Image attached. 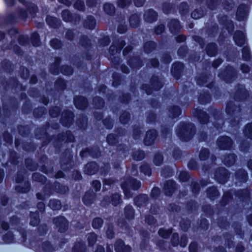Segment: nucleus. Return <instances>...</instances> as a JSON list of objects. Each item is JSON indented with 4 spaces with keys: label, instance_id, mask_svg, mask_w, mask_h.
<instances>
[{
    "label": "nucleus",
    "instance_id": "47",
    "mask_svg": "<svg viewBox=\"0 0 252 252\" xmlns=\"http://www.w3.org/2000/svg\"><path fill=\"white\" fill-rule=\"evenodd\" d=\"M61 61V59L59 58H57L55 63L52 64L50 68V72L53 74H57L59 73L58 67Z\"/></svg>",
    "mask_w": 252,
    "mask_h": 252
},
{
    "label": "nucleus",
    "instance_id": "9",
    "mask_svg": "<svg viewBox=\"0 0 252 252\" xmlns=\"http://www.w3.org/2000/svg\"><path fill=\"white\" fill-rule=\"evenodd\" d=\"M192 113L194 116L197 118L199 122L201 124H207L209 121V116L208 114L202 110L197 108L194 109Z\"/></svg>",
    "mask_w": 252,
    "mask_h": 252
},
{
    "label": "nucleus",
    "instance_id": "10",
    "mask_svg": "<svg viewBox=\"0 0 252 252\" xmlns=\"http://www.w3.org/2000/svg\"><path fill=\"white\" fill-rule=\"evenodd\" d=\"M73 114L71 111H64L61 120L62 124L67 127L70 126L73 123Z\"/></svg>",
    "mask_w": 252,
    "mask_h": 252
},
{
    "label": "nucleus",
    "instance_id": "1",
    "mask_svg": "<svg viewBox=\"0 0 252 252\" xmlns=\"http://www.w3.org/2000/svg\"><path fill=\"white\" fill-rule=\"evenodd\" d=\"M176 132L181 140L188 141L190 140L194 135L195 126L191 123L181 122L178 125Z\"/></svg>",
    "mask_w": 252,
    "mask_h": 252
},
{
    "label": "nucleus",
    "instance_id": "39",
    "mask_svg": "<svg viewBox=\"0 0 252 252\" xmlns=\"http://www.w3.org/2000/svg\"><path fill=\"white\" fill-rule=\"evenodd\" d=\"M74 136L70 131H67L66 132L63 134L59 135V141H64L66 142H73L74 140Z\"/></svg>",
    "mask_w": 252,
    "mask_h": 252
},
{
    "label": "nucleus",
    "instance_id": "41",
    "mask_svg": "<svg viewBox=\"0 0 252 252\" xmlns=\"http://www.w3.org/2000/svg\"><path fill=\"white\" fill-rule=\"evenodd\" d=\"M49 206L53 210H59L62 208V203L59 200L51 199L49 203Z\"/></svg>",
    "mask_w": 252,
    "mask_h": 252
},
{
    "label": "nucleus",
    "instance_id": "16",
    "mask_svg": "<svg viewBox=\"0 0 252 252\" xmlns=\"http://www.w3.org/2000/svg\"><path fill=\"white\" fill-rule=\"evenodd\" d=\"M158 14L153 9H150L146 11L143 15L145 22L151 23L157 20Z\"/></svg>",
    "mask_w": 252,
    "mask_h": 252
},
{
    "label": "nucleus",
    "instance_id": "18",
    "mask_svg": "<svg viewBox=\"0 0 252 252\" xmlns=\"http://www.w3.org/2000/svg\"><path fill=\"white\" fill-rule=\"evenodd\" d=\"M148 200L147 195L141 194L134 198V203L138 207H144L147 204Z\"/></svg>",
    "mask_w": 252,
    "mask_h": 252
},
{
    "label": "nucleus",
    "instance_id": "46",
    "mask_svg": "<svg viewBox=\"0 0 252 252\" xmlns=\"http://www.w3.org/2000/svg\"><path fill=\"white\" fill-rule=\"evenodd\" d=\"M103 224V220L99 217H96L92 221V226L94 229H99Z\"/></svg>",
    "mask_w": 252,
    "mask_h": 252
},
{
    "label": "nucleus",
    "instance_id": "28",
    "mask_svg": "<svg viewBox=\"0 0 252 252\" xmlns=\"http://www.w3.org/2000/svg\"><path fill=\"white\" fill-rule=\"evenodd\" d=\"M236 179L238 182H236L237 184L239 183H245L247 181L248 174L247 172L243 169H239L236 171L235 174Z\"/></svg>",
    "mask_w": 252,
    "mask_h": 252
},
{
    "label": "nucleus",
    "instance_id": "25",
    "mask_svg": "<svg viewBox=\"0 0 252 252\" xmlns=\"http://www.w3.org/2000/svg\"><path fill=\"white\" fill-rule=\"evenodd\" d=\"M20 2L26 5L27 9L32 15L36 13L38 11V7L32 2H27L25 0H18Z\"/></svg>",
    "mask_w": 252,
    "mask_h": 252
},
{
    "label": "nucleus",
    "instance_id": "38",
    "mask_svg": "<svg viewBox=\"0 0 252 252\" xmlns=\"http://www.w3.org/2000/svg\"><path fill=\"white\" fill-rule=\"evenodd\" d=\"M206 51L209 56H215L218 51L217 45L214 43H210L207 45L206 48Z\"/></svg>",
    "mask_w": 252,
    "mask_h": 252
},
{
    "label": "nucleus",
    "instance_id": "22",
    "mask_svg": "<svg viewBox=\"0 0 252 252\" xmlns=\"http://www.w3.org/2000/svg\"><path fill=\"white\" fill-rule=\"evenodd\" d=\"M164 191L166 195L171 196L175 189V183L172 180L166 182L164 186Z\"/></svg>",
    "mask_w": 252,
    "mask_h": 252
},
{
    "label": "nucleus",
    "instance_id": "21",
    "mask_svg": "<svg viewBox=\"0 0 252 252\" xmlns=\"http://www.w3.org/2000/svg\"><path fill=\"white\" fill-rule=\"evenodd\" d=\"M95 199V193L93 190L86 192L82 198L83 202L86 205H90Z\"/></svg>",
    "mask_w": 252,
    "mask_h": 252
},
{
    "label": "nucleus",
    "instance_id": "48",
    "mask_svg": "<svg viewBox=\"0 0 252 252\" xmlns=\"http://www.w3.org/2000/svg\"><path fill=\"white\" fill-rule=\"evenodd\" d=\"M236 195L240 199L247 200L249 198L250 192L247 189L240 190L237 192Z\"/></svg>",
    "mask_w": 252,
    "mask_h": 252
},
{
    "label": "nucleus",
    "instance_id": "27",
    "mask_svg": "<svg viewBox=\"0 0 252 252\" xmlns=\"http://www.w3.org/2000/svg\"><path fill=\"white\" fill-rule=\"evenodd\" d=\"M72 157L68 154L65 156V158H64L63 157L61 158V166L63 170H68L71 166V160Z\"/></svg>",
    "mask_w": 252,
    "mask_h": 252
},
{
    "label": "nucleus",
    "instance_id": "8",
    "mask_svg": "<svg viewBox=\"0 0 252 252\" xmlns=\"http://www.w3.org/2000/svg\"><path fill=\"white\" fill-rule=\"evenodd\" d=\"M210 112L215 119V121L213 122L214 126L217 129L221 128L224 124V121L222 119L221 113L213 108H211Z\"/></svg>",
    "mask_w": 252,
    "mask_h": 252
},
{
    "label": "nucleus",
    "instance_id": "35",
    "mask_svg": "<svg viewBox=\"0 0 252 252\" xmlns=\"http://www.w3.org/2000/svg\"><path fill=\"white\" fill-rule=\"evenodd\" d=\"M103 9L104 12L109 15H114L116 11L115 6L113 4L109 2H106L104 4Z\"/></svg>",
    "mask_w": 252,
    "mask_h": 252
},
{
    "label": "nucleus",
    "instance_id": "59",
    "mask_svg": "<svg viewBox=\"0 0 252 252\" xmlns=\"http://www.w3.org/2000/svg\"><path fill=\"white\" fill-rule=\"evenodd\" d=\"M145 154L143 151L141 150H136L133 152L132 157L133 159L137 160H141L144 158Z\"/></svg>",
    "mask_w": 252,
    "mask_h": 252
},
{
    "label": "nucleus",
    "instance_id": "50",
    "mask_svg": "<svg viewBox=\"0 0 252 252\" xmlns=\"http://www.w3.org/2000/svg\"><path fill=\"white\" fill-rule=\"evenodd\" d=\"M242 52L243 59L246 61H250L251 56L249 48L248 46L244 47Z\"/></svg>",
    "mask_w": 252,
    "mask_h": 252
},
{
    "label": "nucleus",
    "instance_id": "17",
    "mask_svg": "<svg viewBox=\"0 0 252 252\" xmlns=\"http://www.w3.org/2000/svg\"><path fill=\"white\" fill-rule=\"evenodd\" d=\"M183 68L184 64L182 63L176 62L173 64L171 73L176 79H178L180 78Z\"/></svg>",
    "mask_w": 252,
    "mask_h": 252
},
{
    "label": "nucleus",
    "instance_id": "43",
    "mask_svg": "<svg viewBox=\"0 0 252 252\" xmlns=\"http://www.w3.org/2000/svg\"><path fill=\"white\" fill-rule=\"evenodd\" d=\"M86 246L82 242L76 243L72 249V252H85Z\"/></svg>",
    "mask_w": 252,
    "mask_h": 252
},
{
    "label": "nucleus",
    "instance_id": "6",
    "mask_svg": "<svg viewBox=\"0 0 252 252\" xmlns=\"http://www.w3.org/2000/svg\"><path fill=\"white\" fill-rule=\"evenodd\" d=\"M53 222L58 229V231L61 233L64 232L68 228V221L63 216H58L54 218L53 219Z\"/></svg>",
    "mask_w": 252,
    "mask_h": 252
},
{
    "label": "nucleus",
    "instance_id": "60",
    "mask_svg": "<svg viewBox=\"0 0 252 252\" xmlns=\"http://www.w3.org/2000/svg\"><path fill=\"white\" fill-rule=\"evenodd\" d=\"M93 103L96 108H101L104 105V102L100 97H95L93 99Z\"/></svg>",
    "mask_w": 252,
    "mask_h": 252
},
{
    "label": "nucleus",
    "instance_id": "58",
    "mask_svg": "<svg viewBox=\"0 0 252 252\" xmlns=\"http://www.w3.org/2000/svg\"><path fill=\"white\" fill-rule=\"evenodd\" d=\"M15 239L16 238H14L13 234L11 232H8L3 237V240L7 244L14 242Z\"/></svg>",
    "mask_w": 252,
    "mask_h": 252
},
{
    "label": "nucleus",
    "instance_id": "23",
    "mask_svg": "<svg viewBox=\"0 0 252 252\" xmlns=\"http://www.w3.org/2000/svg\"><path fill=\"white\" fill-rule=\"evenodd\" d=\"M170 32L173 34H177L181 29L179 21L176 19H172L168 25Z\"/></svg>",
    "mask_w": 252,
    "mask_h": 252
},
{
    "label": "nucleus",
    "instance_id": "20",
    "mask_svg": "<svg viewBox=\"0 0 252 252\" xmlns=\"http://www.w3.org/2000/svg\"><path fill=\"white\" fill-rule=\"evenodd\" d=\"M233 39L236 44L241 47L245 43L246 36L242 32L237 31L235 32Z\"/></svg>",
    "mask_w": 252,
    "mask_h": 252
},
{
    "label": "nucleus",
    "instance_id": "14",
    "mask_svg": "<svg viewBox=\"0 0 252 252\" xmlns=\"http://www.w3.org/2000/svg\"><path fill=\"white\" fill-rule=\"evenodd\" d=\"M125 44V41L123 40L114 41L109 48V53L112 55H115L121 51Z\"/></svg>",
    "mask_w": 252,
    "mask_h": 252
},
{
    "label": "nucleus",
    "instance_id": "55",
    "mask_svg": "<svg viewBox=\"0 0 252 252\" xmlns=\"http://www.w3.org/2000/svg\"><path fill=\"white\" fill-rule=\"evenodd\" d=\"M42 249L44 252H53L55 250L54 247L48 241L43 243Z\"/></svg>",
    "mask_w": 252,
    "mask_h": 252
},
{
    "label": "nucleus",
    "instance_id": "32",
    "mask_svg": "<svg viewBox=\"0 0 252 252\" xmlns=\"http://www.w3.org/2000/svg\"><path fill=\"white\" fill-rule=\"evenodd\" d=\"M129 21L130 26L136 28L139 25L140 22V15L138 14H132L129 17Z\"/></svg>",
    "mask_w": 252,
    "mask_h": 252
},
{
    "label": "nucleus",
    "instance_id": "37",
    "mask_svg": "<svg viewBox=\"0 0 252 252\" xmlns=\"http://www.w3.org/2000/svg\"><path fill=\"white\" fill-rule=\"evenodd\" d=\"M124 213L126 218L127 219L132 220L134 218V210L131 205H126L125 208Z\"/></svg>",
    "mask_w": 252,
    "mask_h": 252
},
{
    "label": "nucleus",
    "instance_id": "52",
    "mask_svg": "<svg viewBox=\"0 0 252 252\" xmlns=\"http://www.w3.org/2000/svg\"><path fill=\"white\" fill-rule=\"evenodd\" d=\"M163 161V156L160 153H157L155 155L153 162L154 164L157 166H160Z\"/></svg>",
    "mask_w": 252,
    "mask_h": 252
},
{
    "label": "nucleus",
    "instance_id": "36",
    "mask_svg": "<svg viewBox=\"0 0 252 252\" xmlns=\"http://www.w3.org/2000/svg\"><path fill=\"white\" fill-rule=\"evenodd\" d=\"M40 222L39 214L37 212H31L30 214V224L31 226H35Z\"/></svg>",
    "mask_w": 252,
    "mask_h": 252
},
{
    "label": "nucleus",
    "instance_id": "12",
    "mask_svg": "<svg viewBox=\"0 0 252 252\" xmlns=\"http://www.w3.org/2000/svg\"><path fill=\"white\" fill-rule=\"evenodd\" d=\"M248 15V7L244 4H241L238 8L236 18L239 21H243L247 18Z\"/></svg>",
    "mask_w": 252,
    "mask_h": 252
},
{
    "label": "nucleus",
    "instance_id": "61",
    "mask_svg": "<svg viewBox=\"0 0 252 252\" xmlns=\"http://www.w3.org/2000/svg\"><path fill=\"white\" fill-rule=\"evenodd\" d=\"M211 96L210 94L206 93L203 95H200L198 101L200 104H204L210 101Z\"/></svg>",
    "mask_w": 252,
    "mask_h": 252
},
{
    "label": "nucleus",
    "instance_id": "30",
    "mask_svg": "<svg viewBox=\"0 0 252 252\" xmlns=\"http://www.w3.org/2000/svg\"><path fill=\"white\" fill-rule=\"evenodd\" d=\"M96 25V21L94 16H88L84 22V26L89 29H93Z\"/></svg>",
    "mask_w": 252,
    "mask_h": 252
},
{
    "label": "nucleus",
    "instance_id": "53",
    "mask_svg": "<svg viewBox=\"0 0 252 252\" xmlns=\"http://www.w3.org/2000/svg\"><path fill=\"white\" fill-rule=\"evenodd\" d=\"M209 151L207 148H202L199 154V158L200 160H206L209 156Z\"/></svg>",
    "mask_w": 252,
    "mask_h": 252
},
{
    "label": "nucleus",
    "instance_id": "51",
    "mask_svg": "<svg viewBox=\"0 0 252 252\" xmlns=\"http://www.w3.org/2000/svg\"><path fill=\"white\" fill-rule=\"evenodd\" d=\"M88 119L86 116H80L77 120V123L78 126L82 128H85L87 126Z\"/></svg>",
    "mask_w": 252,
    "mask_h": 252
},
{
    "label": "nucleus",
    "instance_id": "34",
    "mask_svg": "<svg viewBox=\"0 0 252 252\" xmlns=\"http://www.w3.org/2000/svg\"><path fill=\"white\" fill-rule=\"evenodd\" d=\"M207 195L209 198L214 200L220 195V193L215 187H212L207 189Z\"/></svg>",
    "mask_w": 252,
    "mask_h": 252
},
{
    "label": "nucleus",
    "instance_id": "33",
    "mask_svg": "<svg viewBox=\"0 0 252 252\" xmlns=\"http://www.w3.org/2000/svg\"><path fill=\"white\" fill-rule=\"evenodd\" d=\"M151 85L155 91L159 90L163 86L162 83L156 76H153L151 79Z\"/></svg>",
    "mask_w": 252,
    "mask_h": 252
},
{
    "label": "nucleus",
    "instance_id": "42",
    "mask_svg": "<svg viewBox=\"0 0 252 252\" xmlns=\"http://www.w3.org/2000/svg\"><path fill=\"white\" fill-rule=\"evenodd\" d=\"M156 44L153 41H148L146 42L144 45V52L147 54L151 53L156 49Z\"/></svg>",
    "mask_w": 252,
    "mask_h": 252
},
{
    "label": "nucleus",
    "instance_id": "54",
    "mask_svg": "<svg viewBox=\"0 0 252 252\" xmlns=\"http://www.w3.org/2000/svg\"><path fill=\"white\" fill-rule=\"evenodd\" d=\"M32 43L34 46H39L40 45L39 35L37 32H33L32 35Z\"/></svg>",
    "mask_w": 252,
    "mask_h": 252
},
{
    "label": "nucleus",
    "instance_id": "13",
    "mask_svg": "<svg viewBox=\"0 0 252 252\" xmlns=\"http://www.w3.org/2000/svg\"><path fill=\"white\" fill-rule=\"evenodd\" d=\"M80 155L82 158L90 155L93 158H97L100 156V152L98 147H94L90 149L88 148L81 152Z\"/></svg>",
    "mask_w": 252,
    "mask_h": 252
},
{
    "label": "nucleus",
    "instance_id": "45",
    "mask_svg": "<svg viewBox=\"0 0 252 252\" xmlns=\"http://www.w3.org/2000/svg\"><path fill=\"white\" fill-rule=\"evenodd\" d=\"M204 14V11L202 8L195 9L191 13V16L194 19H198L203 16Z\"/></svg>",
    "mask_w": 252,
    "mask_h": 252
},
{
    "label": "nucleus",
    "instance_id": "2",
    "mask_svg": "<svg viewBox=\"0 0 252 252\" xmlns=\"http://www.w3.org/2000/svg\"><path fill=\"white\" fill-rule=\"evenodd\" d=\"M140 187V182L131 177L127 178L121 184V187L123 189L126 197L127 198L132 197L133 196V193L130 190V188L133 190H137Z\"/></svg>",
    "mask_w": 252,
    "mask_h": 252
},
{
    "label": "nucleus",
    "instance_id": "26",
    "mask_svg": "<svg viewBox=\"0 0 252 252\" xmlns=\"http://www.w3.org/2000/svg\"><path fill=\"white\" fill-rule=\"evenodd\" d=\"M167 114L169 117L173 119L181 115V110L180 108L177 106H172L169 107Z\"/></svg>",
    "mask_w": 252,
    "mask_h": 252
},
{
    "label": "nucleus",
    "instance_id": "62",
    "mask_svg": "<svg viewBox=\"0 0 252 252\" xmlns=\"http://www.w3.org/2000/svg\"><path fill=\"white\" fill-rule=\"evenodd\" d=\"M106 234L109 239H112L114 237V232L112 224H107L106 225Z\"/></svg>",
    "mask_w": 252,
    "mask_h": 252
},
{
    "label": "nucleus",
    "instance_id": "11",
    "mask_svg": "<svg viewBox=\"0 0 252 252\" xmlns=\"http://www.w3.org/2000/svg\"><path fill=\"white\" fill-rule=\"evenodd\" d=\"M248 96V92L243 85H239L237 88L235 93L234 99L236 101L244 100Z\"/></svg>",
    "mask_w": 252,
    "mask_h": 252
},
{
    "label": "nucleus",
    "instance_id": "7",
    "mask_svg": "<svg viewBox=\"0 0 252 252\" xmlns=\"http://www.w3.org/2000/svg\"><path fill=\"white\" fill-rule=\"evenodd\" d=\"M233 142L228 136H220L217 141V144L220 149L222 150H229L232 147Z\"/></svg>",
    "mask_w": 252,
    "mask_h": 252
},
{
    "label": "nucleus",
    "instance_id": "19",
    "mask_svg": "<svg viewBox=\"0 0 252 252\" xmlns=\"http://www.w3.org/2000/svg\"><path fill=\"white\" fill-rule=\"evenodd\" d=\"M74 103L76 107L80 110L85 109L88 105L87 100L82 96H77L74 97Z\"/></svg>",
    "mask_w": 252,
    "mask_h": 252
},
{
    "label": "nucleus",
    "instance_id": "44",
    "mask_svg": "<svg viewBox=\"0 0 252 252\" xmlns=\"http://www.w3.org/2000/svg\"><path fill=\"white\" fill-rule=\"evenodd\" d=\"M16 190L20 193H27L29 191L30 189V184L29 182L25 183L24 187L21 186H17L15 187Z\"/></svg>",
    "mask_w": 252,
    "mask_h": 252
},
{
    "label": "nucleus",
    "instance_id": "15",
    "mask_svg": "<svg viewBox=\"0 0 252 252\" xmlns=\"http://www.w3.org/2000/svg\"><path fill=\"white\" fill-rule=\"evenodd\" d=\"M157 135V132L155 129H151L148 131L146 133V136L144 140L145 144L148 146L153 144L154 143Z\"/></svg>",
    "mask_w": 252,
    "mask_h": 252
},
{
    "label": "nucleus",
    "instance_id": "56",
    "mask_svg": "<svg viewBox=\"0 0 252 252\" xmlns=\"http://www.w3.org/2000/svg\"><path fill=\"white\" fill-rule=\"evenodd\" d=\"M62 17L63 20L67 22L71 21L73 19V16L68 10H64L62 11Z\"/></svg>",
    "mask_w": 252,
    "mask_h": 252
},
{
    "label": "nucleus",
    "instance_id": "40",
    "mask_svg": "<svg viewBox=\"0 0 252 252\" xmlns=\"http://www.w3.org/2000/svg\"><path fill=\"white\" fill-rule=\"evenodd\" d=\"M129 64L131 67L139 68L142 65V62L139 58L135 57L130 59L128 61Z\"/></svg>",
    "mask_w": 252,
    "mask_h": 252
},
{
    "label": "nucleus",
    "instance_id": "31",
    "mask_svg": "<svg viewBox=\"0 0 252 252\" xmlns=\"http://www.w3.org/2000/svg\"><path fill=\"white\" fill-rule=\"evenodd\" d=\"M47 23L51 27L57 28L60 26L61 21L55 17L47 16L46 18Z\"/></svg>",
    "mask_w": 252,
    "mask_h": 252
},
{
    "label": "nucleus",
    "instance_id": "63",
    "mask_svg": "<svg viewBox=\"0 0 252 252\" xmlns=\"http://www.w3.org/2000/svg\"><path fill=\"white\" fill-rule=\"evenodd\" d=\"M32 180L35 182L44 183L46 178L39 173H34L32 174Z\"/></svg>",
    "mask_w": 252,
    "mask_h": 252
},
{
    "label": "nucleus",
    "instance_id": "49",
    "mask_svg": "<svg viewBox=\"0 0 252 252\" xmlns=\"http://www.w3.org/2000/svg\"><path fill=\"white\" fill-rule=\"evenodd\" d=\"M88 244L90 246H93L97 240V235L95 233L93 232L87 234V235Z\"/></svg>",
    "mask_w": 252,
    "mask_h": 252
},
{
    "label": "nucleus",
    "instance_id": "24",
    "mask_svg": "<svg viewBox=\"0 0 252 252\" xmlns=\"http://www.w3.org/2000/svg\"><path fill=\"white\" fill-rule=\"evenodd\" d=\"M98 167L95 162H91L86 165L84 172L87 175H93L98 170Z\"/></svg>",
    "mask_w": 252,
    "mask_h": 252
},
{
    "label": "nucleus",
    "instance_id": "64",
    "mask_svg": "<svg viewBox=\"0 0 252 252\" xmlns=\"http://www.w3.org/2000/svg\"><path fill=\"white\" fill-rule=\"evenodd\" d=\"M106 140L108 144L110 145H115L118 142L117 137L113 134H109Z\"/></svg>",
    "mask_w": 252,
    "mask_h": 252
},
{
    "label": "nucleus",
    "instance_id": "29",
    "mask_svg": "<svg viewBox=\"0 0 252 252\" xmlns=\"http://www.w3.org/2000/svg\"><path fill=\"white\" fill-rule=\"evenodd\" d=\"M236 159V156L234 154H229L224 156L222 159L223 163L227 166L233 165Z\"/></svg>",
    "mask_w": 252,
    "mask_h": 252
},
{
    "label": "nucleus",
    "instance_id": "4",
    "mask_svg": "<svg viewBox=\"0 0 252 252\" xmlns=\"http://www.w3.org/2000/svg\"><path fill=\"white\" fill-rule=\"evenodd\" d=\"M226 112L228 115L236 116L237 120H235L234 122L231 120L230 124L233 126L237 125L240 120V108L239 106H237L233 101H229L226 104Z\"/></svg>",
    "mask_w": 252,
    "mask_h": 252
},
{
    "label": "nucleus",
    "instance_id": "57",
    "mask_svg": "<svg viewBox=\"0 0 252 252\" xmlns=\"http://www.w3.org/2000/svg\"><path fill=\"white\" fill-rule=\"evenodd\" d=\"M244 133L245 136L252 139V123L248 124L246 126L244 130Z\"/></svg>",
    "mask_w": 252,
    "mask_h": 252
},
{
    "label": "nucleus",
    "instance_id": "3",
    "mask_svg": "<svg viewBox=\"0 0 252 252\" xmlns=\"http://www.w3.org/2000/svg\"><path fill=\"white\" fill-rule=\"evenodd\" d=\"M219 76L226 82L230 83L236 78L237 72L233 67L228 65L221 70Z\"/></svg>",
    "mask_w": 252,
    "mask_h": 252
},
{
    "label": "nucleus",
    "instance_id": "5",
    "mask_svg": "<svg viewBox=\"0 0 252 252\" xmlns=\"http://www.w3.org/2000/svg\"><path fill=\"white\" fill-rule=\"evenodd\" d=\"M215 179L220 184H225L228 178L229 172L224 167H220L218 168L215 172Z\"/></svg>",
    "mask_w": 252,
    "mask_h": 252
}]
</instances>
